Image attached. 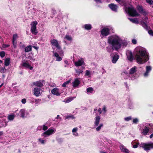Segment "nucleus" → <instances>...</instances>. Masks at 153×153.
Instances as JSON below:
<instances>
[{
	"label": "nucleus",
	"mask_w": 153,
	"mask_h": 153,
	"mask_svg": "<svg viewBox=\"0 0 153 153\" xmlns=\"http://www.w3.org/2000/svg\"><path fill=\"white\" fill-rule=\"evenodd\" d=\"M140 146L145 151L149 150L151 149H153V143H142L140 144Z\"/></svg>",
	"instance_id": "7ed1b4c3"
},
{
	"label": "nucleus",
	"mask_w": 153,
	"mask_h": 153,
	"mask_svg": "<svg viewBox=\"0 0 153 153\" xmlns=\"http://www.w3.org/2000/svg\"><path fill=\"white\" fill-rule=\"evenodd\" d=\"M56 129L55 128H50L46 131L42 133V136L46 137L47 136H49L53 133H54Z\"/></svg>",
	"instance_id": "423d86ee"
},
{
	"label": "nucleus",
	"mask_w": 153,
	"mask_h": 153,
	"mask_svg": "<svg viewBox=\"0 0 153 153\" xmlns=\"http://www.w3.org/2000/svg\"><path fill=\"white\" fill-rule=\"evenodd\" d=\"M135 51V59L138 63H144L149 59L148 53L145 48L138 46L136 48Z\"/></svg>",
	"instance_id": "f257e3e1"
},
{
	"label": "nucleus",
	"mask_w": 153,
	"mask_h": 153,
	"mask_svg": "<svg viewBox=\"0 0 153 153\" xmlns=\"http://www.w3.org/2000/svg\"><path fill=\"white\" fill-rule=\"evenodd\" d=\"M20 114L21 117L23 118L26 117L28 114L27 112L23 109L20 110Z\"/></svg>",
	"instance_id": "9b49d317"
},
{
	"label": "nucleus",
	"mask_w": 153,
	"mask_h": 153,
	"mask_svg": "<svg viewBox=\"0 0 153 153\" xmlns=\"http://www.w3.org/2000/svg\"><path fill=\"white\" fill-rule=\"evenodd\" d=\"M97 3H101L100 0H94Z\"/></svg>",
	"instance_id": "052dcab7"
},
{
	"label": "nucleus",
	"mask_w": 153,
	"mask_h": 153,
	"mask_svg": "<svg viewBox=\"0 0 153 153\" xmlns=\"http://www.w3.org/2000/svg\"><path fill=\"white\" fill-rule=\"evenodd\" d=\"M71 80H69L65 82L62 85L63 87H65L66 85L68 84L70 82Z\"/></svg>",
	"instance_id": "473e14b6"
},
{
	"label": "nucleus",
	"mask_w": 153,
	"mask_h": 153,
	"mask_svg": "<svg viewBox=\"0 0 153 153\" xmlns=\"http://www.w3.org/2000/svg\"><path fill=\"white\" fill-rule=\"evenodd\" d=\"M100 119V116H97L95 118V121L94 122V124L95 126H97L98 125Z\"/></svg>",
	"instance_id": "a211bd4d"
},
{
	"label": "nucleus",
	"mask_w": 153,
	"mask_h": 153,
	"mask_svg": "<svg viewBox=\"0 0 153 153\" xmlns=\"http://www.w3.org/2000/svg\"><path fill=\"white\" fill-rule=\"evenodd\" d=\"M37 24V22L36 21L32 22L31 24V32L34 35H36L38 32L36 27Z\"/></svg>",
	"instance_id": "39448f33"
},
{
	"label": "nucleus",
	"mask_w": 153,
	"mask_h": 153,
	"mask_svg": "<svg viewBox=\"0 0 153 153\" xmlns=\"http://www.w3.org/2000/svg\"><path fill=\"white\" fill-rule=\"evenodd\" d=\"M151 70V68L150 66H147L146 67V71L144 74L145 76H147L148 75V74Z\"/></svg>",
	"instance_id": "aec40b11"
},
{
	"label": "nucleus",
	"mask_w": 153,
	"mask_h": 153,
	"mask_svg": "<svg viewBox=\"0 0 153 153\" xmlns=\"http://www.w3.org/2000/svg\"><path fill=\"white\" fill-rule=\"evenodd\" d=\"M38 140L42 144H44L45 143L44 140H42L40 138Z\"/></svg>",
	"instance_id": "3c124183"
},
{
	"label": "nucleus",
	"mask_w": 153,
	"mask_h": 153,
	"mask_svg": "<svg viewBox=\"0 0 153 153\" xmlns=\"http://www.w3.org/2000/svg\"><path fill=\"white\" fill-rule=\"evenodd\" d=\"M108 42L111 45V48L109 47H107V50L108 52H111L114 49L118 50L121 47L122 41L118 36H113L108 37Z\"/></svg>",
	"instance_id": "f03ea898"
},
{
	"label": "nucleus",
	"mask_w": 153,
	"mask_h": 153,
	"mask_svg": "<svg viewBox=\"0 0 153 153\" xmlns=\"http://www.w3.org/2000/svg\"><path fill=\"white\" fill-rule=\"evenodd\" d=\"M10 58H7L5 59L4 65L6 66H8L10 64Z\"/></svg>",
	"instance_id": "5701e85b"
},
{
	"label": "nucleus",
	"mask_w": 153,
	"mask_h": 153,
	"mask_svg": "<svg viewBox=\"0 0 153 153\" xmlns=\"http://www.w3.org/2000/svg\"><path fill=\"white\" fill-rule=\"evenodd\" d=\"M1 71L2 72H5L6 69L4 67L1 68Z\"/></svg>",
	"instance_id": "5fc2aeb1"
},
{
	"label": "nucleus",
	"mask_w": 153,
	"mask_h": 153,
	"mask_svg": "<svg viewBox=\"0 0 153 153\" xmlns=\"http://www.w3.org/2000/svg\"><path fill=\"white\" fill-rule=\"evenodd\" d=\"M51 42L53 46H55L59 50L61 49V47L59 45L58 41L56 39H53L51 41Z\"/></svg>",
	"instance_id": "6e6552de"
},
{
	"label": "nucleus",
	"mask_w": 153,
	"mask_h": 153,
	"mask_svg": "<svg viewBox=\"0 0 153 153\" xmlns=\"http://www.w3.org/2000/svg\"><path fill=\"white\" fill-rule=\"evenodd\" d=\"M51 92L53 94L56 96H59L60 94V93L59 91V89L57 88H55L53 89L51 91Z\"/></svg>",
	"instance_id": "1a4fd4ad"
},
{
	"label": "nucleus",
	"mask_w": 153,
	"mask_h": 153,
	"mask_svg": "<svg viewBox=\"0 0 153 153\" xmlns=\"http://www.w3.org/2000/svg\"><path fill=\"white\" fill-rule=\"evenodd\" d=\"M120 148L123 152H125L126 153H129L128 150L125 148L123 145H120Z\"/></svg>",
	"instance_id": "4be33fe9"
},
{
	"label": "nucleus",
	"mask_w": 153,
	"mask_h": 153,
	"mask_svg": "<svg viewBox=\"0 0 153 153\" xmlns=\"http://www.w3.org/2000/svg\"><path fill=\"white\" fill-rule=\"evenodd\" d=\"M22 65L23 66L27 68H29L30 70H32L33 68V67L30 65L27 61L25 62H23Z\"/></svg>",
	"instance_id": "9d476101"
},
{
	"label": "nucleus",
	"mask_w": 153,
	"mask_h": 153,
	"mask_svg": "<svg viewBox=\"0 0 153 153\" xmlns=\"http://www.w3.org/2000/svg\"><path fill=\"white\" fill-rule=\"evenodd\" d=\"M132 42L134 44H136L137 43V41L136 39H134L132 40Z\"/></svg>",
	"instance_id": "09e8293b"
},
{
	"label": "nucleus",
	"mask_w": 153,
	"mask_h": 153,
	"mask_svg": "<svg viewBox=\"0 0 153 153\" xmlns=\"http://www.w3.org/2000/svg\"><path fill=\"white\" fill-rule=\"evenodd\" d=\"M64 62H65V63L67 65H68V61H67L66 60H65L64 61Z\"/></svg>",
	"instance_id": "4d7b16f0"
},
{
	"label": "nucleus",
	"mask_w": 153,
	"mask_h": 153,
	"mask_svg": "<svg viewBox=\"0 0 153 153\" xmlns=\"http://www.w3.org/2000/svg\"><path fill=\"white\" fill-rule=\"evenodd\" d=\"M10 46V45H6L5 44H4L3 45L2 47L3 48H6L7 47H8Z\"/></svg>",
	"instance_id": "c03bdc74"
},
{
	"label": "nucleus",
	"mask_w": 153,
	"mask_h": 153,
	"mask_svg": "<svg viewBox=\"0 0 153 153\" xmlns=\"http://www.w3.org/2000/svg\"><path fill=\"white\" fill-rule=\"evenodd\" d=\"M128 59L130 61H131L133 59V57L131 54L129 56H127Z\"/></svg>",
	"instance_id": "f704fd0d"
},
{
	"label": "nucleus",
	"mask_w": 153,
	"mask_h": 153,
	"mask_svg": "<svg viewBox=\"0 0 153 153\" xmlns=\"http://www.w3.org/2000/svg\"><path fill=\"white\" fill-rule=\"evenodd\" d=\"M153 133L150 135V138H152L153 137Z\"/></svg>",
	"instance_id": "69168bd1"
},
{
	"label": "nucleus",
	"mask_w": 153,
	"mask_h": 153,
	"mask_svg": "<svg viewBox=\"0 0 153 153\" xmlns=\"http://www.w3.org/2000/svg\"><path fill=\"white\" fill-rule=\"evenodd\" d=\"M80 84V81L78 78L75 79L74 81L73 82V86L74 87L77 86Z\"/></svg>",
	"instance_id": "f3484780"
},
{
	"label": "nucleus",
	"mask_w": 153,
	"mask_h": 153,
	"mask_svg": "<svg viewBox=\"0 0 153 153\" xmlns=\"http://www.w3.org/2000/svg\"><path fill=\"white\" fill-rule=\"evenodd\" d=\"M131 119V117H126L125 118V120L126 121H128L130 120Z\"/></svg>",
	"instance_id": "de8ad7c7"
},
{
	"label": "nucleus",
	"mask_w": 153,
	"mask_h": 153,
	"mask_svg": "<svg viewBox=\"0 0 153 153\" xmlns=\"http://www.w3.org/2000/svg\"><path fill=\"white\" fill-rule=\"evenodd\" d=\"M137 9L140 12H142L143 11V9L142 7L140 6H138L137 7Z\"/></svg>",
	"instance_id": "e433bc0d"
},
{
	"label": "nucleus",
	"mask_w": 153,
	"mask_h": 153,
	"mask_svg": "<svg viewBox=\"0 0 153 153\" xmlns=\"http://www.w3.org/2000/svg\"><path fill=\"white\" fill-rule=\"evenodd\" d=\"M101 153H107V152H100Z\"/></svg>",
	"instance_id": "774afa93"
},
{
	"label": "nucleus",
	"mask_w": 153,
	"mask_h": 153,
	"mask_svg": "<svg viewBox=\"0 0 153 153\" xmlns=\"http://www.w3.org/2000/svg\"><path fill=\"white\" fill-rule=\"evenodd\" d=\"M138 122V120L137 118H136L133 119V123H137Z\"/></svg>",
	"instance_id": "58836bf2"
},
{
	"label": "nucleus",
	"mask_w": 153,
	"mask_h": 153,
	"mask_svg": "<svg viewBox=\"0 0 153 153\" xmlns=\"http://www.w3.org/2000/svg\"><path fill=\"white\" fill-rule=\"evenodd\" d=\"M103 126V124H102V123L100 124V125L96 128V130L97 131L100 130L101 128Z\"/></svg>",
	"instance_id": "2f4dec72"
},
{
	"label": "nucleus",
	"mask_w": 153,
	"mask_h": 153,
	"mask_svg": "<svg viewBox=\"0 0 153 153\" xmlns=\"http://www.w3.org/2000/svg\"><path fill=\"white\" fill-rule=\"evenodd\" d=\"M26 100L25 99H23L22 100V103L25 104L26 102Z\"/></svg>",
	"instance_id": "603ef678"
},
{
	"label": "nucleus",
	"mask_w": 153,
	"mask_h": 153,
	"mask_svg": "<svg viewBox=\"0 0 153 153\" xmlns=\"http://www.w3.org/2000/svg\"><path fill=\"white\" fill-rule=\"evenodd\" d=\"M101 34L103 36H106L109 34V30L107 28H104L101 31Z\"/></svg>",
	"instance_id": "0eeeda50"
},
{
	"label": "nucleus",
	"mask_w": 153,
	"mask_h": 153,
	"mask_svg": "<svg viewBox=\"0 0 153 153\" xmlns=\"http://www.w3.org/2000/svg\"><path fill=\"white\" fill-rule=\"evenodd\" d=\"M149 33L152 36H153V31L152 30H149L148 31Z\"/></svg>",
	"instance_id": "49530a36"
},
{
	"label": "nucleus",
	"mask_w": 153,
	"mask_h": 153,
	"mask_svg": "<svg viewBox=\"0 0 153 153\" xmlns=\"http://www.w3.org/2000/svg\"><path fill=\"white\" fill-rule=\"evenodd\" d=\"M84 63V61L82 59L79 60L77 62H74V64L76 66H79L82 65Z\"/></svg>",
	"instance_id": "ddd939ff"
},
{
	"label": "nucleus",
	"mask_w": 153,
	"mask_h": 153,
	"mask_svg": "<svg viewBox=\"0 0 153 153\" xmlns=\"http://www.w3.org/2000/svg\"><path fill=\"white\" fill-rule=\"evenodd\" d=\"M69 118H71L72 119H74L75 118V117H74V116L73 115H71V116H69L67 117H66V119H68Z\"/></svg>",
	"instance_id": "79ce46f5"
},
{
	"label": "nucleus",
	"mask_w": 153,
	"mask_h": 153,
	"mask_svg": "<svg viewBox=\"0 0 153 153\" xmlns=\"http://www.w3.org/2000/svg\"><path fill=\"white\" fill-rule=\"evenodd\" d=\"M78 130V128H75L73 129L72 131L73 133L76 132Z\"/></svg>",
	"instance_id": "8fccbe9b"
},
{
	"label": "nucleus",
	"mask_w": 153,
	"mask_h": 153,
	"mask_svg": "<svg viewBox=\"0 0 153 153\" xmlns=\"http://www.w3.org/2000/svg\"><path fill=\"white\" fill-rule=\"evenodd\" d=\"M73 134L75 136H77L78 135V133L76 132L73 133Z\"/></svg>",
	"instance_id": "13d9d810"
},
{
	"label": "nucleus",
	"mask_w": 153,
	"mask_h": 153,
	"mask_svg": "<svg viewBox=\"0 0 153 153\" xmlns=\"http://www.w3.org/2000/svg\"><path fill=\"white\" fill-rule=\"evenodd\" d=\"M128 19L130 20L133 23H135L136 24H138L139 23V22L137 20V19H131L128 18Z\"/></svg>",
	"instance_id": "a878e982"
},
{
	"label": "nucleus",
	"mask_w": 153,
	"mask_h": 153,
	"mask_svg": "<svg viewBox=\"0 0 153 153\" xmlns=\"http://www.w3.org/2000/svg\"><path fill=\"white\" fill-rule=\"evenodd\" d=\"M93 89L92 87H89L87 88L86 91L88 93H92Z\"/></svg>",
	"instance_id": "7c9ffc66"
},
{
	"label": "nucleus",
	"mask_w": 153,
	"mask_h": 153,
	"mask_svg": "<svg viewBox=\"0 0 153 153\" xmlns=\"http://www.w3.org/2000/svg\"><path fill=\"white\" fill-rule=\"evenodd\" d=\"M48 128V127L45 125L43 126V130L44 131L47 130Z\"/></svg>",
	"instance_id": "37998d69"
},
{
	"label": "nucleus",
	"mask_w": 153,
	"mask_h": 153,
	"mask_svg": "<svg viewBox=\"0 0 153 153\" xmlns=\"http://www.w3.org/2000/svg\"><path fill=\"white\" fill-rule=\"evenodd\" d=\"M5 52L4 51H2L0 52V56L1 58L4 57L5 56Z\"/></svg>",
	"instance_id": "72a5a7b5"
},
{
	"label": "nucleus",
	"mask_w": 153,
	"mask_h": 153,
	"mask_svg": "<svg viewBox=\"0 0 153 153\" xmlns=\"http://www.w3.org/2000/svg\"><path fill=\"white\" fill-rule=\"evenodd\" d=\"M15 41H12L13 44L15 48H16V46L17 43L15 42Z\"/></svg>",
	"instance_id": "a18cd8bd"
},
{
	"label": "nucleus",
	"mask_w": 153,
	"mask_h": 153,
	"mask_svg": "<svg viewBox=\"0 0 153 153\" xmlns=\"http://www.w3.org/2000/svg\"><path fill=\"white\" fill-rule=\"evenodd\" d=\"M3 134V132L2 131H0V136Z\"/></svg>",
	"instance_id": "0e129e2a"
},
{
	"label": "nucleus",
	"mask_w": 153,
	"mask_h": 153,
	"mask_svg": "<svg viewBox=\"0 0 153 153\" xmlns=\"http://www.w3.org/2000/svg\"><path fill=\"white\" fill-rule=\"evenodd\" d=\"M76 75L77 76H79L81 74H82L83 72V71L81 70H76Z\"/></svg>",
	"instance_id": "c756f323"
},
{
	"label": "nucleus",
	"mask_w": 153,
	"mask_h": 153,
	"mask_svg": "<svg viewBox=\"0 0 153 153\" xmlns=\"http://www.w3.org/2000/svg\"><path fill=\"white\" fill-rule=\"evenodd\" d=\"M65 38L68 40L69 41H71L72 40V38L71 37L68 35H66L65 36Z\"/></svg>",
	"instance_id": "c9c22d12"
},
{
	"label": "nucleus",
	"mask_w": 153,
	"mask_h": 153,
	"mask_svg": "<svg viewBox=\"0 0 153 153\" xmlns=\"http://www.w3.org/2000/svg\"><path fill=\"white\" fill-rule=\"evenodd\" d=\"M105 112H106V107L105 106H104L103 108V109H102Z\"/></svg>",
	"instance_id": "680f3d73"
},
{
	"label": "nucleus",
	"mask_w": 153,
	"mask_h": 153,
	"mask_svg": "<svg viewBox=\"0 0 153 153\" xmlns=\"http://www.w3.org/2000/svg\"><path fill=\"white\" fill-rule=\"evenodd\" d=\"M59 116V115H57V117H56V119H58Z\"/></svg>",
	"instance_id": "338daca9"
},
{
	"label": "nucleus",
	"mask_w": 153,
	"mask_h": 153,
	"mask_svg": "<svg viewBox=\"0 0 153 153\" xmlns=\"http://www.w3.org/2000/svg\"><path fill=\"white\" fill-rule=\"evenodd\" d=\"M43 81H39L35 82H33V84L36 86H37L39 87H41L43 86Z\"/></svg>",
	"instance_id": "f8f14e48"
},
{
	"label": "nucleus",
	"mask_w": 153,
	"mask_h": 153,
	"mask_svg": "<svg viewBox=\"0 0 153 153\" xmlns=\"http://www.w3.org/2000/svg\"><path fill=\"white\" fill-rule=\"evenodd\" d=\"M139 144V143H138L137 144L134 145L133 146V147L134 148H136L138 147V145Z\"/></svg>",
	"instance_id": "6e6d98bb"
},
{
	"label": "nucleus",
	"mask_w": 153,
	"mask_h": 153,
	"mask_svg": "<svg viewBox=\"0 0 153 153\" xmlns=\"http://www.w3.org/2000/svg\"><path fill=\"white\" fill-rule=\"evenodd\" d=\"M59 53L61 56H63L64 54H63V51H60V52Z\"/></svg>",
	"instance_id": "864d4df0"
},
{
	"label": "nucleus",
	"mask_w": 153,
	"mask_h": 153,
	"mask_svg": "<svg viewBox=\"0 0 153 153\" xmlns=\"http://www.w3.org/2000/svg\"><path fill=\"white\" fill-rule=\"evenodd\" d=\"M85 28L87 30H90L91 28V26L90 24H86L84 25Z\"/></svg>",
	"instance_id": "bb28decb"
},
{
	"label": "nucleus",
	"mask_w": 153,
	"mask_h": 153,
	"mask_svg": "<svg viewBox=\"0 0 153 153\" xmlns=\"http://www.w3.org/2000/svg\"><path fill=\"white\" fill-rule=\"evenodd\" d=\"M33 47L35 49H36V50H38V48L37 47H36L35 46H33Z\"/></svg>",
	"instance_id": "e2e57ef3"
},
{
	"label": "nucleus",
	"mask_w": 153,
	"mask_h": 153,
	"mask_svg": "<svg viewBox=\"0 0 153 153\" xmlns=\"http://www.w3.org/2000/svg\"><path fill=\"white\" fill-rule=\"evenodd\" d=\"M98 111L99 112L100 114L101 113L102 111L101 110V109L100 108H99L98 110Z\"/></svg>",
	"instance_id": "bf43d9fd"
},
{
	"label": "nucleus",
	"mask_w": 153,
	"mask_h": 153,
	"mask_svg": "<svg viewBox=\"0 0 153 153\" xmlns=\"http://www.w3.org/2000/svg\"><path fill=\"white\" fill-rule=\"evenodd\" d=\"M90 71L88 70H86L85 71V75L86 76H88L90 75Z\"/></svg>",
	"instance_id": "a19ab883"
},
{
	"label": "nucleus",
	"mask_w": 153,
	"mask_h": 153,
	"mask_svg": "<svg viewBox=\"0 0 153 153\" xmlns=\"http://www.w3.org/2000/svg\"><path fill=\"white\" fill-rule=\"evenodd\" d=\"M17 36V35L16 34H14L13 36V41H16Z\"/></svg>",
	"instance_id": "4c0bfd02"
},
{
	"label": "nucleus",
	"mask_w": 153,
	"mask_h": 153,
	"mask_svg": "<svg viewBox=\"0 0 153 153\" xmlns=\"http://www.w3.org/2000/svg\"><path fill=\"white\" fill-rule=\"evenodd\" d=\"M128 13L132 16H139V14L137 12L135 9L132 7H128Z\"/></svg>",
	"instance_id": "20e7f679"
},
{
	"label": "nucleus",
	"mask_w": 153,
	"mask_h": 153,
	"mask_svg": "<svg viewBox=\"0 0 153 153\" xmlns=\"http://www.w3.org/2000/svg\"><path fill=\"white\" fill-rule=\"evenodd\" d=\"M53 53L54 54V56L56 57V60L57 61H60L62 60V58L59 56V55L57 53L53 52Z\"/></svg>",
	"instance_id": "412c9836"
},
{
	"label": "nucleus",
	"mask_w": 153,
	"mask_h": 153,
	"mask_svg": "<svg viewBox=\"0 0 153 153\" xmlns=\"http://www.w3.org/2000/svg\"><path fill=\"white\" fill-rule=\"evenodd\" d=\"M40 89L39 88H34V95L37 97L39 96L40 94Z\"/></svg>",
	"instance_id": "2eb2a0df"
},
{
	"label": "nucleus",
	"mask_w": 153,
	"mask_h": 153,
	"mask_svg": "<svg viewBox=\"0 0 153 153\" xmlns=\"http://www.w3.org/2000/svg\"><path fill=\"white\" fill-rule=\"evenodd\" d=\"M149 128L146 126H145L142 130V133L143 135H146L149 132Z\"/></svg>",
	"instance_id": "dca6fc26"
},
{
	"label": "nucleus",
	"mask_w": 153,
	"mask_h": 153,
	"mask_svg": "<svg viewBox=\"0 0 153 153\" xmlns=\"http://www.w3.org/2000/svg\"><path fill=\"white\" fill-rule=\"evenodd\" d=\"M109 7L113 11H116L117 6L114 4H111L108 5Z\"/></svg>",
	"instance_id": "4468645a"
},
{
	"label": "nucleus",
	"mask_w": 153,
	"mask_h": 153,
	"mask_svg": "<svg viewBox=\"0 0 153 153\" xmlns=\"http://www.w3.org/2000/svg\"><path fill=\"white\" fill-rule=\"evenodd\" d=\"M74 99V97H71L68 98L65 100V102L66 103H68Z\"/></svg>",
	"instance_id": "cd10ccee"
},
{
	"label": "nucleus",
	"mask_w": 153,
	"mask_h": 153,
	"mask_svg": "<svg viewBox=\"0 0 153 153\" xmlns=\"http://www.w3.org/2000/svg\"><path fill=\"white\" fill-rule=\"evenodd\" d=\"M15 117L14 114H11L9 115L8 117V119L10 120H13Z\"/></svg>",
	"instance_id": "c85d7f7f"
},
{
	"label": "nucleus",
	"mask_w": 153,
	"mask_h": 153,
	"mask_svg": "<svg viewBox=\"0 0 153 153\" xmlns=\"http://www.w3.org/2000/svg\"><path fill=\"white\" fill-rule=\"evenodd\" d=\"M32 49L31 46L29 45L25 48V52H28L31 51Z\"/></svg>",
	"instance_id": "393cba45"
},
{
	"label": "nucleus",
	"mask_w": 153,
	"mask_h": 153,
	"mask_svg": "<svg viewBox=\"0 0 153 153\" xmlns=\"http://www.w3.org/2000/svg\"><path fill=\"white\" fill-rule=\"evenodd\" d=\"M119 58V56L117 55H115L113 57L112 62L113 63H115Z\"/></svg>",
	"instance_id": "6ab92c4d"
},
{
	"label": "nucleus",
	"mask_w": 153,
	"mask_h": 153,
	"mask_svg": "<svg viewBox=\"0 0 153 153\" xmlns=\"http://www.w3.org/2000/svg\"><path fill=\"white\" fill-rule=\"evenodd\" d=\"M137 67L134 66V67L130 69L129 71V74H132L135 72L136 71V69Z\"/></svg>",
	"instance_id": "b1692460"
},
{
	"label": "nucleus",
	"mask_w": 153,
	"mask_h": 153,
	"mask_svg": "<svg viewBox=\"0 0 153 153\" xmlns=\"http://www.w3.org/2000/svg\"><path fill=\"white\" fill-rule=\"evenodd\" d=\"M147 3H148L150 4H153V1L152 0H146Z\"/></svg>",
	"instance_id": "ea45409f"
}]
</instances>
